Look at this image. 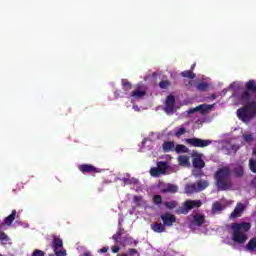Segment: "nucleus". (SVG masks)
Masks as SVG:
<instances>
[{"label": "nucleus", "instance_id": "f257e3e1", "mask_svg": "<svg viewBox=\"0 0 256 256\" xmlns=\"http://www.w3.org/2000/svg\"><path fill=\"white\" fill-rule=\"evenodd\" d=\"M251 95H256V81L250 79L245 84V89L242 91L239 101L244 105L237 110V117L243 123H249L251 119L256 117V101L251 100Z\"/></svg>", "mask_w": 256, "mask_h": 256}, {"label": "nucleus", "instance_id": "f03ea898", "mask_svg": "<svg viewBox=\"0 0 256 256\" xmlns=\"http://www.w3.org/2000/svg\"><path fill=\"white\" fill-rule=\"evenodd\" d=\"M216 181V187L218 191H229L233 187V181L231 180V168L224 166L218 168L214 174Z\"/></svg>", "mask_w": 256, "mask_h": 256}, {"label": "nucleus", "instance_id": "7ed1b4c3", "mask_svg": "<svg viewBox=\"0 0 256 256\" xmlns=\"http://www.w3.org/2000/svg\"><path fill=\"white\" fill-rule=\"evenodd\" d=\"M231 229L233 231L232 240L234 243H238L239 245H243V243L247 242L249 237L247 233L251 231V222H236L231 225Z\"/></svg>", "mask_w": 256, "mask_h": 256}, {"label": "nucleus", "instance_id": "20e7f679", "mask_svg": "<svg viewBox=\"0 0 256 256\" xmlns=\"http://www.w3.org/2000/svg\"><path fill=\"white\" fill-rule=\"evenodd\" d=\"M203 205L201 200H186L182 206H179L175 213L176 215H187L192 209H199Z\"/></svg>", "mask_w": 256, "mask_h": 256}, {"label": "nucleus", "instance_id": "39448f33", "mask_svg": "<svg viewBox=\"0 0 256 256\" xmlns=\"http://www.w3.org/2000/svg\"><path fill=\"white\" fill-rule=\"evenodd\" d=\"M51 247L56 256H67V250L63 247L61 236L52 235Z\"/></svg>", "mask_w": 256, "mask_h": 256}, {"label": "nucleus", "instance_id": "423d86ee", "mask_svg": "<svg viewBox=\"0 0 256 256\" xmlns=\"http://www.w3.org/2000/svg\"><path fill=\"white\" fill-rule=\"evenodd\" d=\"M185 143L191 147H199L203 149L205 147H209V145H212L213 141L194 137L185 139Z\"/></svg>", "mask_w": 256, "mask_h": 256}, {"label": "nucleus", "instance_id": "0eeeda50", "mask_svg": "<svg viewBox=\"0 0 256 256\" xmlns=\"http://www.w3.org/2000/svg\"><path fill=\"white\" fill-rule=\"evenodd\" d=\"M192 165L194 169H203L205 168V160L203 159V154L193 151L192 152Z\"/></svg>", "mask_w": 256, "mask_h": 256}, {"label": "nucleus", "instance_id": "6e6552de", "mask_svg": "<svg viewBox=\"0 0 256 256\" xmlns=\"http://www.w3.org/2000/svg\"><path fill=\"white\" fill-rule=\"evenodd\" d=\"M165 105V113H167V115H173V113H175V96L168 95L166 97Z\"/></svg>", "mask_w": 256, "mask_h": 256}, {"label": "nucleus", "instance_id": "1a4fd4ad", "mask_svg": "<svg viewBox=\"0 0 256 256\" xmlns=\"http://www.w3.org/2000/svg\"><path fill=\"white\" fill-rule=\"evenodd\" d=\"M160 218L163 221L164 227H172L174 223H177V217L169 212L162 214Z\"/></svg>", "mask_w": 256, "mask_h": 256}, {"label": "nucleus", "instance_id": "9d476101", "mask_svg": "<svg viewBox=\"0 0 256 256\" xmlns=\"http://www.w3.org/2000/svg\"><path fill=\"white\" fill-rule=\"evenodd\" d=\"M78 170L80 173H83V175H87V173H100L99 168L92 164H81L78 166Z\"/></svg>", "mask_w": 256, "mask_h": 256}, {"label": "nucleus", "instance_id": "9b49d317", "mask_svg": "<svg viewBox=\"0 0 256 256\" xmlns=\"http://www.w3.org/2000/svg\"><path fill=\"white\" fill-rule=\"evenodd\" d=\"M209 187V182L207 180H199L198 182L192 184L189 189L190 191H195L196 193H199V191H204V189H207Z\"/></svg>", "mask_w": 256, "mask_h": 256}, {"label": "nucleus", "instance_id": "f8f14e48", "mask_svg": "<svg viewBox=\"0 0 256 256\" xmlns=\"http://www.w3.org/2000/svg\"><path fill=\"white\" fill-rule=\"evenodd\" d=\"M243 211H245V204L238 202L233 212L230 214V219H237L243 215Z\"/></svg>", "mask_w": 256, "mask_h": 256}, {"label": "nucleus", "instance_id": "ddd939ff", "mask_svg": "<svg viewBox=\"0 0 256 256\" xmlns=\"http://www.w3.org/2000/svg\"><path fill=\"white\" fill-rule=\"evenodd\" d=\"M179 191V187L175 184H167L163 188H161V193L167 195V193H177Z\"/></svg>", "mask_w": 256, "mask_h": 256}, {"label": "nucleus", "instance_id": "4468645a", "mask_svg": "<svg viewBox=\"0 0 256 256\" xmlns=\"http://www.w3.org/2000/svg\"><path fill=\"white\" fill-rule=\"evenodd\" d=\"M15 217H17V210H12L11 214L4 219L2 225L11 227V225H13V221H15Z\"/></svg>", "mask_w": 256, "mask_h": 256}, {"label": "nucleus", "instance_id": "2eb2a0df", "mask_svg": "<svg viewBox=\"0 0 256 256\" xmlns=\"http://www.w3.org/2000/svg\"><path fill=\"white\" fill-rule=\"evenodd\" d=\"M162 149L164 153H170V151H175V142L173 141H165L162 144Z\"/></svg>", "mask_w": 256, "mask_h": 256}, {"label": "nucleus", "instance_id": "dca6fc26", "mask_svg": "<svg viewBox=\"0 0 256 256\" xmlns=\"http://www.w3.org/2000/svg\"><path fill=\"white\" fill-rule=\"evenodd\" d=\"M194 223L197 227H202L205 223V214H195L193 216Z\"/></svg>", "mask_w": 256, "mask_h": 256}, {"label": "nucleus", "instance_id": "f3484780", "mask_svg": "<svg viewBox=\"0 0 256 256\" xmlns=\"http://www.w3.org/2000/svg\"><path fill=\"white\" fill-rule=\"evenodd\" d=\"M151 229L154 233H165V226L162 223L151 224Z\"/></svg>", "mask_w": 256, "mask_h": 256}, {"label": "nucleus", "instance_id": "a211bd4d", "mask_svg": "<svg viewBox=\"0 0 256 256\" xmlns=\"http://www.w3.org/2000/svg\"><path fill=\"white\" fill-rule=\"evenodd\" d=\"M145 95H147V90L137 89L131 93V97L134 99H143Z\"/></svg>", "mask_w": 256, "mask_h": 256}, {"label": "nucleus", "instance_id": "6ab92c4d", "mask_svg": "<svg viewBox=\"0 0 256 256\" xmlns=\"http://www.w3.org/2000/svg\"><path fill=\"white\" fill-rule=\"evenodd\" d=\"M157 168L159 169L162 175H165L167 173V169L169 168V166L167 165V162L160 161L157 163Z\"/></svg>", "mask_w": 256, "mask_h": 256}, {"label": "nucleus", "instance_id": "aec40b11", "mask_svg": "<svg viewBox=\"0 0 256 256\" xmlns=\"http://www.w3.org/2000/svg\"><path fill=\"white\" fill-rule=\"evenodd\" d=\"M224 207L223 204H221V202H214L212 204V213L215 215L216 213H219V211H223Z\"/></svg>", "mask_w": 256, "mask_h": 256}, {"label": "nucleus", "instance_id": "412c9836", "mask_svg": "<svg viewBox=\"0 0 256 256\" xmlns=\"http://www.w3.org/2000/svg\"><path fill=\"white\" fill-rule=\"evenodd\" d=\"M180 75L181 77H185L186 79H195V77H197L195 73H193V71L191 70H185L181 72Z\"/></svg>", "mask_w": 256, "mask_h": 256}, {"label": "nucleus", "instance_id": "4be33fe9", "mask_svg": "<svg viewBox=\"0 0 256 256\" xmlns=\"http://www.w3.org/2000/svg\"><path fill=\"white\" fill-rule=\"evenodd\" d=\"M174 151H176V153H189V148L183 144H178L175 146Z\"/></svg>", "mask_w": 256, "mask_h": 256}, {"label": "nucleus", "instance_id": "5701e85b", "mask_svg": "<svg viewBox=\"0 0 256 256\" xmlns=\"http://www.w3.org/2000/svg\"><path fill=\"white\" fill-rule=\"evenodd\" d=\"M247 251H255L256 249V237L250 239L248 244L246 245Z\"/></svg>", "mask_w": 256, "mask_h": 256}, {"label": "nucleus", "instance_id": "b1692460", "mask_svg": "<svg viewBox=\"0 0 256 256\" xmlns=\"http://www.w3.org/2000/svg\"><path fill=\"white\" fill-rule=\"evenodd\" d=\"M197 91H207L209 89V84L207 82H199L196 85Z\"/></svg>", "mask_w": 256, "mask_h": 256}, {"label": "nucleus", "instance_id": "393cba45", "mask_svg": "<svg viewBox=\"0 0 256 256\" xmlns=\"http://www.w3.org/2000/svg\"><path fill=\"white\" fill-rule=\"evenodd\" d=\"M0 241H1L2 245H7V243H9V241H11V239L5 232H0Z\"/></svg>", "mask_w": 256, "mask_h": 256}, {"label": "nucleus", "instance_id": "a878e982", "mask_svg": "<svg viewBox=\"0 0 256 256\" xmlns=\"http://www.w3.org/2000/svg\"><path fill=\"white\" fill-rule=\"evenodd\" d=\"M245 171L243 169V166H238L237 168H234V175L235 177H243Z\"/></svg>", "mask_w": 256, "mask_h": 256}, {"label": "nucleus", "instance_id": "bb28decb", "mask_svg": "<svg viewBox=\"0 0 256 256\" xmlns=\"http://www.w3.org/2000/svg\"><path fill=\"white\" fill-rule=\"evenodd\" d=\"M178 203L175 200L164 202V206L166 209H176Z\"/></svg>", "mask_w": 256, "mask_h": 256}, {"label": "nucleus", "instance_id": "cd10ccee", "mask_svg": "<svg viewBox=\"0 0 256 256\" xmlns=\"http://www.w3.org/2000/svg\"><path fill=\"white\" fill-rule=\"evenodd\" d=\"M151 177H161L163 175L157 167H152L150 169Z\"/></svg>", "mask_w": 256, "mask_h": 256}, {"label": "nucleus", "instance_id": "c85d7f7f", "mask_svg": "<svg viewBox=\"0 0 256 256\" xmlns=\"http://www.w3.org/2000/svg\"><path fill=\"white\" fill-rule=\"evenodd\" d=\"M160 89H168L171 87V82L169 80H162L159 82Z\"/></svg>", "mask_w": 256, "mask_h": 256}, {"label": "nucleus", "instance_id": "c756f323", "mask_svg": "<svg viewBox=\"0 0 256 256\" xmlns=\"http://www.w3.org/2000/svg\"><path fill=\"white\" fill-rule=\"evenodd\" d=\"M178 163H180V165H189V157L179 156L178 157Z\"/></svg>", "mask_w": 256, "mask_h": 256}, {"label": "nucleus", "instance_id": "7c9ffc66", "mask_svg": "<svg viewBox=\"0 0 256 256\" xmlns=\"http://www.w3.org/2000/svg\"><path fill=\"white\" fill-rule=\"evenodd\" d=\"M124 243H125V245H133V243H134V245H137L138 242L136 240H134L133 237L127 236L124 238Z\"/></svg>", "mask_w": 256, "mask_h": 256}, {"label": "nucleus", "instance_id": "2f4dec72", "mask_svg": "<svg viewBox=\"0 0 256 256\" xmlns=\"http://www.w3.org/2000/svg\"><path fill=\"white\" fill-rule=\"evenodd\" d=\"M153 203H154V205H161V203H163V197H161V195H159V194L154 195Z\"/></svg>", "mask_w": 256, "mask_h": 256}, {"label": "nucleus", "instance_id": "473e14b6", "mask_svg": "<svg viewBox=\"0 0 256 256\" xmlns=\"http://www.w3.org/2000/svg\"><path fill=\"white\" fill-rule=\"evenodd\" d=\"M249 169L252 173H256V160L253 158L249 160Z\"/></svg>", "mask_w": 256, "mask_h": 256}, {"label": "nucleus", "instance_id": "72a5a7b5", "mask_svg": "<svg viewBox=\"0 0 256 256\" xmlns=\"http://www.w3.org/2000/svg\"><path fill=\"white\" fill-rule=\"evenodd\" d=\"M185 127H181L178 129V131L175 132V137H181V135H185L186 133Z\"/></svg>", "mask_w": 256, "mask_h": 256}, {"label": "nucleus", "instance_id": "f704fd0d", "mask_svg": "<svg viewBox=\"0 0 256 256\" xmlns=\"http://www.w3.org/2000/svg\"><path fill=\"white\" fill-rule=\"evenodd\" d=\"M31 256H45V252L39 249H35Z\"/></svg>", "mask_w": 256, "mask_h": 256}, {"label": "nucleus", "instance_id": "c9c22d12", "mask_svg": "<svg viewBox=\"0 0 256 256\" xmlns=\"http://www.w3.org/2000/svg\"><path fill=\"white\" fill-rule=\"evenodd\" d=\"M202 111H211V109H213V107L215 106V104H211V105H205V104H202Z\"/></svg>", "mask_w": 256, "mask_h": 256}, {"label": "nucleus", "instance_id": "e433bc0d", "mask_svg": "<svg viewBox=\"0 0 256 256\" xmlns=\"http://www.w3.org/2000/svg\"><path fill=\"white\" fill-rule=\"evenodd\" d=\"M244 141H246V143H251V141H253V135L251 134L244 135Z\"/></svg>", "mask_w": 256, "mask_h": 256}, {"label": "nucleus", "instance_id": "4c0bfd02", "mask_svg": "<svg viewBox=\"0 0 256 256\" xmlns=\"http://www.w3.org/2000/svg\"><path fill=\"white\" fill-rule=\"evenodd\" d=\"M123 87H125L126 91H130L133 86L130 84V82H123Z\"/></svg>", "mask_w": 256, "mask_h": 256}, {"label": "nucleus", "instance_id": "58836bf2", "mask_svg": "<svg viewBox=\"0 0 256 256\" xmlns=\"http://www.w3.org/2000/svg\"><path fill=\"white\" fill-rule=\"evenodd\" d=\"M119 237H121V232H117L112 236V239L116 241V243H119Z\"/></svg>", "mask_w": 256, "mask_h": 256}, {"label": "nucleus", "instance_id": "ea45409f", "mask_svg": "<svg viewBox=\"0 0 256 256\" xmlns=\"http://www.w3.org/2000/svg\"><path fill=\"white\" fill-rule=\"evenodd\" d=\"M111 249H112V253H119L121 248L119 246L115 245V246H112Z\"/></svg>", "mask_w": 256, "mask_h": 256}, {"label": "nucleus", "instance_id": "a19ab883", "mask_svg": "<svg viewBox=\"0 0 256 256\" xmlns=\"http://www.w3.org/2000/svg\"><path fill=\"white\" fill-rule=\"evenodd\" d=\"M202 107H203V105H200V106H198V107H196V108H194V109H190V110L188 111V113H195V111H199Z\"/></svg>", "mask_w": 256, "mask_h": 256}, {"label": "nucleus", "instance_id": "79ce46f5", "mask_svg": "<svg viewBox=\"0 0 256 256\" xmlns=\"http://www.w3.org/2000/svg\"><path fill=\"white\" fill-rule=\"evenodd\" d=\"M137 249L135 248H132V249H129V255H137Z\"/></svg>", "mask_w": 256, "mask_h": 256}, {"label": "nucleus", "instance_id": "37998d69", "mask_svg": "<svg viewBox=\"0 0 256 256\" xmlns=\"http://www.w3.org/2000/svg\"><path fill=\"white\" fill-rule=\"evenodd\" d=\"M251 185L254 187V189H256V176L252 179Z\"/></svg>", "mask_w": 256, "mask_h": 256}, {"label": "nucleus", "instance_id": "c03bdc74", "mask_svg": "<svg viewBox=\"0 0 256 256\" xmlns=\"http://www.w3.org/2000/svg\"><path fill=\"white\" fill-rule=\"evenodd\" d=\"M133 199L135 203H139V201H141V196H134Z\"/></svg>", "mask_w": 256, "mask_h": 256}, {"label": "nucleus", "instance_id": "a18cd8bd", "mask_svg": "<svg viewBox=\"0 0 256 256\" xmlns=\"http://www.w3.org/2000/svg\"><path fill=\"white\" fill-rule=\"evenodd\" d=\"M231 151H233V153H237V145H232Z\"/></svg>", "mask_w": 256, "mask_h": 256}, {"label": "nucleus", "instance_id": "49530a36", "mask_svg": "<svg viewBox=\"0 0 256 256\" xmlns=\"http://www.w3.org/2000/svg\"><path fill=\"white\" fill-rule=\"evenodd\" d=\"M107 251H109V248L107 247H103L102 249H100V253H107Z\"/></svg>", "mask_w": 256, "mask_h": 256}, {"label": "nucleus", "instance_id": "de8ad7c7", "mask_svg": "<svg viewBox=\"0 0 256 256\" xmlns=\"http://www.w3.org/2000/svg\"><path fill=\"white\" fill-rule=\"evenodd\" d=\"M208 99H212V100L217 99V94H212L210 97H208Z\"/></svg>", "mask_w": 256, "mask_h": 256}, {"label": "nucleus", "instance_id": "09e8293b", "mask_svg": "<svg viewBox=\"0 0 256 256\" xmlns=\"http://www.w3.org/2000/svg\"><path fill=\"white\" fill-rule=\"evenodd\" d=\"M84 256H93V254H91V252H85Z\"/></svg>", "mask_w": 256, "mask_h": 256}, {"label": "nucleus", "instance_id": "8fccbe9b", "mask_svg": "<svg viewBox=\"0 0 256 256\" xmlns=\"http://www.w3.org/2000/svg\"><path fill=\"white\" fill-rule=\"evenodd\" d=\"M193 69H195V64L191 66L190 71H193Z\"/></svg>", "mask_w": 256, "mask_h": 256}, {"label": "nucleus", "instance_id": "3c124183", "mask_svg": "<svg viewBox=\"0 0 256 256\" xmlns=\"http://www.w3.org/2000/svg\"><path fill=\"white\" fill-rule=\"evenodd\" d=\"M253 155H254L255 160H256V149L253 150Z\"/></svg>", "mask_w": 256, "mask_h": 256}, {"label": "nucleus", "instance_id": "603ef678", "mask_svg": "<svg viewBox=\"0 0 256 256\" xmlns=\"http://www.w3.org/2000/svg\"><path fill=\"white\" fill-rule=\"evenodd\" d=\"M48 256H57L55 253H50Z\"/></svg>", "mask_w": 256, "mask_h": 256}, {"label": "nucleus", "instance_id": "864d4df0", "mask_svg": "<svg viewBox=\"0 0 256 256\" xmlns=\"http://www.w3.org/2000/svg\"><path fill=\"white\" fill-rule=\"evenodd\" d=\"M0 229H1V226H0Z\"/></svg>", "mask_w": 256, "mask_h": 256}, {"label": "nucleus", "instance_id": "5fc2aeb1", "mask_svg": "<svg viewBox=\"0 0 256 256\" xmlns=\"http://www.w3.org/2000/svg\"><path fill=\"white\" fill-rule=\"evenodd\" d=\"M0 256H2V255L0 254Z\"/></svg>", "mask_w": 256, "mask_h": 256}]
</instances>
